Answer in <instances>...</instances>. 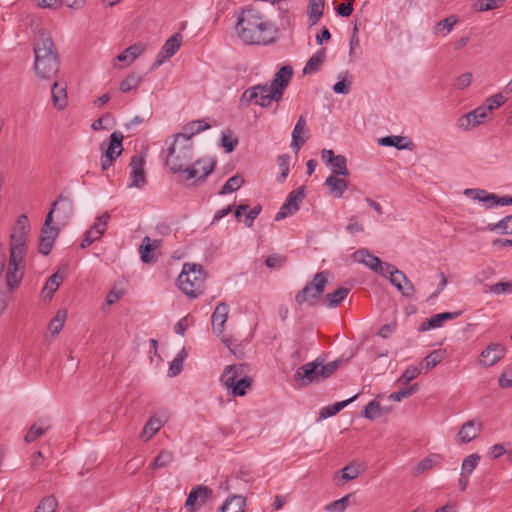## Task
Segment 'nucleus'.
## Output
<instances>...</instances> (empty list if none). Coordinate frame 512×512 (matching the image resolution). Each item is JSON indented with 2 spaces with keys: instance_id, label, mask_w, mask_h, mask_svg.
<instances>
[{
  "instance_id": "9",
  "label": "nucleus",
  "mask_w": 512,
  "mask_h": 512,
  "mask_svg": "<svg viewBox=\"0 0 512 512\" xmlns=\"http://www.w3.org/2000/svg\"><path fill=\"white\" fill-rule=\"evenodd\" d=\"M216 160L212 157H203L186 168L181 172L186 174L185 180H194V183L204 182L206 178L214 171Z\"/></svg>"
},
{
  "instance_id": "50",
  "label": "nucleus",
  "mask_w": 512,
  "mask_h": 512,
  "mask_svg": "<svg viewBox=\"0 0 512 512\" xmlns=\"http://www.w3.org/2000/svg\"><path fill=\"white\" fill-rule=\"evenodd\" d=\"M284 81L278 82L277 79H272L270 85H268V91L270 93V99H274L275 102L281 101L284 91L286 89Z\"/></svg>"
},
{
  "instance_id": "15",
  "label": "nucleus",
  "mask_w": 512,
  "mask_h": 512,
  "mask_svg": "<svg viewBox=\"0 0 512 512\" xmlns=\"http://www.w3.org/2000/svg\"><path fill=\"white\" fill-rule=\"evenodd\" d=\"M487 117L488 116L486 115L485 110L479 106L474 110L460 116L457 121V127L464 131H468L484 123Z\"/></svg>"
},
{
  "instance_id": "4",
  "label": "nucleus",
  "mask_w": 512,
  "mask_h": 512,
  "mask_svg": "<svg viewBox=\"0 0 512 512\" xmlns=\"http://www.w3.org/2000/svg\"><path fill=\"white\" fill-rule=\"evenodd\" d=\"M173 138L167 151L165 165L176 174L181 173L193 158L194 146L192 141L183 135H174Z\"/></svg>"
},
{
  "instance_id": "45",
  "label": "nucleus",
  "mask_w": 512,
  "mask_h": 512,
  "mask_svg": "<svg viewBox=\"0 0 512 512\" xmlns=\"http://www.w3.org/2000/svg\"><path fill=\"white\" fill-rule=\"evenodd\" d=\"M244 184V179L240 175L230 177L219 191L220 195L230 194L238 190Z\"/></svg>"
},
{
  "instance_id": "53",
  "label": "nucleus",
  "mask_w": 512,
  "mask_h": 512,
  "mask_svg": "<svg viewBox=\"0 0 512 512\" xmlns=\"http://www.w3.org/2000/svg\"><path fill=\"white\" fill-rule=\"evenodd\" d=\"M305 197V187L300 186L297 189L291 191L285 202H290V205H293V210L298 211L300 208V204Z\"/></svg>"
},
{
  "instance_id": "49",
  "label": "nucleus",
  "mask_w": 512,
  "mask_h": 512,
  "mask_svg": "<svg viewBox=\"0 0 512 512\" xmlns=\"http://www.w3.org/2000/svg\"><path fill=\"white\" fill-rule=\"evenodd\" d=\"M363 417L369 420H374L383 415L382 407L380 406L379 402L376 400H373L369 402L362 413Z\"/></svg>"
},
{
  "instance_id": "25",
  "label": "nucleus",
  "mask_w": 512,
  "mask_h": 512,
  "mask_svg": "<svg viewBox=\"0 0 512 512\" xmlns=\"http://www.w3.org/2000/svg\"><path fill=\"white\" fill-rule=\"evenodd\" d=\"M243 371L244 366L242 364L227 366L220 377V381L228 389L240 379L239 377L243 374Z\"/></svg>"
},
{
  "instance_id": "56",
  "label": "nucleus",
  "mask_w": 512,
  "mask_h": 512,
  "mask_svg": "<svg viewBox=\"0 0 512 512\" xmlns=\"http://www.w3.org/2000/svg\"><path fill=\"white\" fill-rule=\"evenodd\" d=\"M445 356V351L442 349L433 350L430 354H428L423 363L427 370L434 368L437 364H439Z\"/></svg>"
},
{
  "instance_id": "22",
  "label": "nucleus",
  "mask_w": 512,
  "mask_h": 512,
  "mask_svg": "<svg viewBox=\"0 0 512 512\" xmlns=\"http://www.w3.org/2000/svg\"><path fill=\"white\" fill-rule=\"evenodd\" d=\"M229 305L225 302L219 303L211 317L213 330L221 335L224 332V325L228 319Z\"/></svg>"
},
{
  "instance_id": "13",
  "label": "nucleus",
  "mask_w": 512,
  "mask_h": 512,
  "mask_svg": "<svg viewBox=\"0 0 512 512\" xmlns=\"http://www.w3.org/2000/svg\"><path fill=\"white\" fill-rule=\"evenodd\" d=\"M123 139L124 135L119 131H115L110 135L109 145L101 156V167L103 170H107L112 165V163L121 155L123 151Z\"/></svg>"
},
{
  "instance_id": "27",
  "label": "nucleus",
  "mask_w": 512,
  "mask_h": 512,
  "mask_svg": "<svg viewBox=\"0 0 512 512\" xmlns=\"http://www.w3.org/2000/svg\"><path fill=\"white\" fill-rule=\"evenodd\" d=\"M324 185L328 188L329 193L336 198L342 197L343 193L348 188V182L336 175H330L327 177Z\"/></svg>"
},
{
  "instance_id": "16",
  "label": "nucleus",
  "mask_w": 512,
  "mask_h": 512,
  "mask_svg": "<svg viewBox=\"0 0 512 512\" xmlns=\"http://www.w3.org/2000/svg\"><path fill=\"white\" fill-rule=\"evenodd\" d=\"M145 160L143 156L135 154L131 157L129 166L131 168L130 187L142 188L146 184V175L144 170Z\"/></svg>"
},
{
  "instance_id": "3",
  "label": "nucleus",
  "mask_w": 512,
  "mask_h": 512,
  "mask_svg": "<svg viewBox=\"0 0 512 512\" xmlns=\"http://www.w3.org/2000/svg\"><path fill=\"white\" fill-rule=\"evenodd\" d=\"M340 364V359L324 364L323 360L317 358L300 366L294 374V381L298 383L299 387H306L313 382H320L334 374Z\"/></svg>"
},
{
  "instance_id": "58",
  "label": "nucleus",
  "mask_w": 512,
  "mask_h": 512,
  "mask_svg": "<svg viewBox=\"0 0 512 512\" xmlns=\"http://www.w3.org/2000/svg\"><path fill=\"white\" fill-rule=\"evenodd\" d=\"M58 501L54 496H47L43 498L34 512H56Z\"/></svg>"
},
{
  "instance_id": "30",
  "label": "nucleus",
  "mask_w": 512,
  "mask_h": 512,
  "mask_svg": "<svg viewBox=\"0 0 512 512\" xmlns=\"http://www.w3.org/2000/svg\"><path fill=\"white\" fill-rule=\"evenodd\" d=\"M209 128H210V125L208 123H206L204 120H202V119L193 120V121H190L187 124H185L183 126V132L178 133L177 135H183L184 137L188 138L189 141H191V138L194 135H196L204 130H207Z\"/></svg>"
},
{
  "instance_id": "19",
  "label": "nucleus",
  "mask_w": 512,
  "mask_h": 512,
  "mask_svg": "<svg viewBox=\"0 0 512 512\" xmlns=\"http://www.w3.org/2000/svg\"><path fill=\"white\" fill-rule=\"evenodd\" d=\"M212 495L213 490L211 488L204 485H198L190 491L186 499L185 506L190 508H199L204 505L212 497Z\"/></svg>"
},
{
  "instance_id": "44",
  "label": "nucleus",
  "mask_w": 512,
  "mask_h": 512,
  "mask_svg": "<svg viewBox=\"0 0 512 512\" xmlns=\"http://www.w3.org/2000/svg\"><path fill=\"white\" fill-rule=\"evenodd\" d=\"M142 83V76L132 73L128 75L119 86V90L122 93H127L133 89L138 88V86Z\"/></svg>"
},
{
  "instance_id": "61",
  "label": "nucleus",
  "mask_w": 512,
  "mask_h": 512,
  "mask_svg": "<svg viewBox=\"0 0 512 512\" xmlns=\"http://www.w3.org/2000/svg\"><path fill=\"white\" fill-rule=\"evenodd\" d=\"M360 465L356 464L354 462L349 463L346 465L342 470V478L346 481H351L359 476L361 473Z\"/></svg>"
},
{
  "instance_id": "14",
  "label": "nucleus",
  "mask_w": 512,
  "mask_h": 512,
  "mask_svg": "<svg viewBox=\"0 0 512 512\" xmlns=\"http://www.w3.org/2000/svg\"><path fill=\"white\" fill-rule=\"evenodd\" d=\"M74 205L73 201L64 195H60L51 206L49 212H57V219L62 224L65 225L73 215Z\"/></svg>"
},
{
  "instance_id": "24",
  "label": "nucleus",
  "mask_w": 512,
  "mask_h": 512,
  "mask_svg": "<svg viewBox=\"0 0 512 512\" xmlns=\"http://www.w3.org/2000/svg\"><path fill=\"white\" fill-rule=\"evenodd\" d=\"M461 315V311L438 313L421 323L419 330L426 331L441 327L444 321L454 320Z\"/></svg>"
},
{
  "instance_id": "29",
  "label": "nucleus",
  "mask_w": 512,
  "mask_h": 512,
  "mask_svg": "<svg viewBox=\"0 0 512 512\" xmlns=\"http://www.w3.org/2000/svg\"><path fill=\"white\" fill-rule=\"evenodd\" d=\"M51 95L54 106L57 109H64L67 105L66 86L54 81L51 87Z\"/></svg>"
},
{
  "instance_id": "17",
  "label": "nucleus",
  "mask_w": 512,
  "mask_h": 512,
  "mask_svg": "<svg viewBox=\"0 0 512 512\" xmlns=\"http://www.w3.org/2000/svg\"><path fill=\"white\" fill-rule=\"evenodd\" d=\"M353 258L355 261L365 264L371 270L381 274L384 277L386 263H383L380 258L370 254L367 249L362 248L357 250L354 252Z\"/></svg>"
},
{
  "instance_id": "47",
  "label": "nucleus",
  "mask_w": 512,
  "mask_h": 512,
  "mask_svg": "<svg viewBox=\"0 0 512 512\" xmlns=\"http://www.w3.org/2000/svg\"><path fill=\"white\" fill-rule=\"evenodd\" d=\"M505 101H506L505 96L502 93H497V94L489 97L485 101V104L481 105V107H482V109L485 110V113L488 116V114L490 112L499 108Z\"/></svg>"
},
{
  "instance_id": "48",
  "label": "nucleus",
  "mask_w": 512,
  "mask_h": 512,
  "mask_svg": "<svg viewBox=\"0 0 512 512\" xmlns=\"http://www.w3.org/2000/svg\"><path fill=\"white\" fill-rule=\"evenodd\" d=\"M109 220H110V214L108 212H104L102 215L98 216L95 219L94 224L90 227L89 234H91V233L97 234L99 232L103 236L107 229Z\"/></svg>"
},
{
  "instance_id": "31",
  "label": "nucleus",
  "mask_w": 512,
  "mask_h": 512,
  "mask_svg": "<svg viewBox=\"0 0 512 512\" xmlns=\"http://www.w3.org/2000/svg\"><path fill=\"white\" fill-rule=\"evenodd\" d=\"M246 499L241 495H233L220 507L221 512H244Z\"/></svg>"
},
{
  "instance_id": "32",
  "label": "nucleus",
  "mask_w": 512,
  "mask_h": 512,
  "mask_svg": "<svg viewBox=\"0 0 512 512\" xmlns=\"http://www.w3.org/2000/svg\"><path fill=\"white\" fill-rule=\"evenodd\" d=\"M163 421L156 417L151 416L148 421L146 422L141 434L140 439L143 442H147L153 435H155L162 427Z\"/></svg>"
},
{
  "instance_id": "1",
  "label": "nucleus",
  "mask_w": 512,
  "mask_h": 512,
  "mask_svg": "<svg viewBox=\"0 0 512 512\" xmlns=\"http://www.w3.org/2000/svg\"><path fill=\"white\" fill-rule=\"evenodd\" d=\"M239 38L246 44H268L274 39V27L255 9L243 10L236 24Z\"/></svg>"
},
{
  "instance_id": "33",
  "label": "nucleus",
  "mask_w": 512,
  "mask_h": 512,
  "mask_svg": "<svg viewBox=\"0 0 512 512\" xmlns=\"http://www.w3.org/2000/svg\"><path fill=\"white\" fill-rule=\"evenodd\" d=\"M325 0H309L307 5V15L311 21V25L318 23L323 15Z\"/></svg>"
},
{
  "instance_id": "11",
  "label": "nucleus",
  "mask_w": 512,
  "mask_h": 512,
  "mask_svg": "<svg viewBox=\"0 0 512 512\" xmlns=\"http://www.w3.org/2000/svg\"><path fill=\"white\" fill-rule=\"evenodd\" d=\"M59 234V228L53 225L52 212H48L44 225L41 229L38 250L42 255H48L54 245L55 239Z\"/></svg>"
},
{
  "instance_id": "52",
  "label": "nucleus",
  "mask_w": 512,
  "mask_h": 512,
  "mask_svg": "<svg viewBox=\"0 0 512 512\" xmlns=\"http://www.w3.org/2000/svg\"><path fill=\"white\" fill-rule=\"evenodd\" d=\"M251 386V379L248 376H243L239 380L235 382V384L228 389H230L231 394L233 396H244L246 394V390Z\"/></svg>"
},
{
  "instance_id": "8",
  "label": "nucleus",
  "mask_w": 512,
  "mask_h": 512,
  "mask_svg": "<svg viewBox=\"0 0 512 512\" xmlns=\"http://www.w3.org/2000/svg\"><path fill=\"white\" fill-rule=\"evenodd\" d=\"M274 99H270V93L268 91V84H258L247 88L241 98L240 105L248 107L251 104L259 105L263 108L271 106Z\"/></svg>"
},
{
  "instance_id": "26",
  "label": "nucleus",
  "mask_w": 512,
  "mask_h": 512,
  "mask_svg": "<svg viewBox=\"0 0 512 512\" xmlns=\"http://www.w3.org/2000/svg\"><path fill=\"white\" fill-rule=\"evenodd\" d=\"M378 143L381 146L395 147L399 150H411L413 148V142L404 136L391 135L382 137L378 140Z\"/></svg>"
},
{
  "instance_id": "28",
  "label": "nucleus",
  "mask_w": 512,
  "mask_h": 512,
  "mask_svg": "<svg viewBox=\"0 0 512 512\" xmlns=\"http://www.w3.org/2000/svg\"><path fill=\"white\" fill-rule=\"evenodd\" d=\"M326 59V51L325 49L318 50L315 54H313L307 61L305 67L303 68L304 75H311L318 72L321 69L324 61Z\"/></svg>"
},
{
  "instance_id": "7",
  "label": "nucleus",
  "mask_w": 512,
  "mask_h": 512,
  "mask_svg": "<svg viewBox=\"0 0 512 512\" xmlns=\"http://www.w3.org/2000/svg\"><path fill=\"white\" fill-rule=\"evenodd\" d=\"M30 230L26 215H20L10 235V253L15 255L26 254V236Z\"/></svg>"
},
{
  "instance_id": "6",
  "label": "nucleus",
  "mask_w": 512,
  "mask_h": 512,
  "mask_svg": "<svg viewBox=\"0 0 512 512\" xmlns=\"http://www.w3.org/2000/svg\"><path fill=\"white\" fill-rule=\"evenodd\" d=\"M328 282V272L321 271L314 276L312 282L308 283L302 290H300L295 300L299 305L308 303L314 305V301L317 300L320 295L324 292L325 286Z\"/></svg>"
},
{
  "instance_id": "57",
  "label": "nucleus",
  "mask_w": 512,
  "mask_h": 512,
  "mask_svg": "<svg viewBox=\"0 0 512 512\" xmlns=\"http://www.w3.org/2000/svg\"><path fill=\"white\" fill-rule=\"evenodd\" d=\"M504 2L505 0H476L474 9L480 12L490 11L501 7Z\"/></svg>"
},
{
  "instance_id": "62",
  "label": "nucleus",
  "mask_w": 512,
  "mask_h": 512,
  "mask_svg": "<svg viewBox=\"0 0 512 512\" xmlns=\"http://www.w3.org/2000/svg\"><path fill=\"white\" fill-rule=\"evenodd\" d=\"M421 373V369L416 366H409L402 373L398 379V383L401 385H408L413 379H415Z\"/></svg>"
},
{
  "instance_id": "40",
  "label": "nucleus",
  "mask_w": 512,
  "mask_h": 512,
  "mask_svg": "<svg viewBox=\"0 0 512 512\" xmlns=\"http://www.w3.org/2000/svg\"><path fill=\"white\" fill-rule=\"evenodd\" d=\"M441 461V456L437 454L430 455L422 459L414 468V475L417 476L423 472L429 471L438 466Z\"/></svg>"
},
{
  "instance_id": "51",
  "label": "nucleus",
  "mask_w": 512,
  "mask_h": 512,
  "mask_svg": "<svg viewBox=\"0 0 512 512\" xmlns=\"http://www.w3.org/2000/svg\"><path fill=\"white\" fill-rule=\"evenodd\" d=\"M490 231H500L502 234H512V215H508L495 224H489Z\"/></svg>"
},
{
  "instance_id": "63",
  "label": "nucleus",
  "mask_w": 512,
  "mask_h": 512,
  "mask_svg": "<svg viewBox=\"0 0 512 512\" xmlns=\"http://www.w3.org/2000/svg\"><path fill=\"white\" fill-rule=\"evenodd\" d=\"M278 165L281 170V174L278 177V182L282 183L286 180L288 173H289V162H290V156L287 154H282L278 156Z\"/></svg>"
},
{
  "instance_id": "2",
  "label": "nucleus",
  "mask_w": 512,
  "mask_h": 512,
  "mask_svg": "<svg viewBox=\"0 0 512 512\" xmlns=\"http://www.w3.org/2000/svg\"><path fill=\"white\" fill-rule=\"evenodd\" d=\"M34 70L42 80L54 79L60 68V58L52 37L41 32L34 40Z\"/></svg>"
},
{
  "instance_id": "41",
  "label": "nucleus",
  "mask_w": 512,
  "mask_h": 512,
  "mask_svg": "<svg viewBox=\"0 0 512 512\" xmlns=\"http://www.w3.org/2000/svg\"><path fill=\"white\" fill-rule=\"evenodd\" d=\"M333 175L348 176L347 159L343 155H337L332 162L326 164Z\"/></svg>"
},
{
  "instance_id": "21",
  "label": "nucleus",
  "mask_w": 512,
  "mask_h": 512,
  "mask_svg": "<svg viewBox=\"0 0 512 512\" xmlns=\"http://www.w3.org/2000/svg\"><path fill=\"white\" fill-rule=\"evenodd\" d=\"M161 242L162 241L160 239H151L149 236H145L142 239V243L139 247V253L143 263L149 264L156 261V256L153 252L160 248Z\"/></svg>"
},
{
  "instance_id": "38",
  "label": "nucleus",
  "mask_w": 512,
  "mask_h": 512,
  "mask_svg": "<svg viewBox=\"0 0 512 512\" xmlns=\"http://www.w3.org/2000/svg\"><path fill=\"white\" fill-rule=\"evenodd\" d=\"M357 394L354 395L353 397L347 399V400H344V401H341V402H336L332 405H329V406H326L324 408H322L320 410V413H319V418L320 419H326L328 417H332L334 415H336L338 412H340L343 408H345L348 404H350L351 402H353L356 398H357Z\"/></svg>"
},
{
  "instance_id": "36",
  "label": "nucleus",
  "mask_w": 512,
  "mask_h": 512,
  "mask_svg": "<svg viewBox=\"0 0 512 512\" xmlns=\"http://www.w3.org/2000/svg\"><path fill=\"white\" fill-rule=\"evenodd\" d=\"M50 428V425L47 420H39L38 422L34 423L27 434L25 435V441L27 443L34 442L37 438L42 436L48 429Z\"/></svg>"
},
{
  "instance_id": "60",
  "label": "nucleus",
  "mask_w": 512,
  "mask_h": 512,
  "mask_svg": "<svg viewBox=\"0 0 512 512\" xmlns=\"http://www.w3.org/2000/svg\"><path fill=\"white\" fill-rule=\"evenodd\" d=\"M352 494H347L339 500L331 502L326 506V510L329 512H344L350 504Z\"/></svg>"
},
{
  "instance_id": "37",
  "label": "nucleus",
  "mask_w": 512,
  "mask_h": 512,
  "mask_svg": "<svg viewBox=\"0 0 512 512\" xmlns=\"http://www.w3.org/2000/svg\"><path fill=\"white\" fill-rule=\"evenodd\" d=\"M464 195L471 197L472 199L479 202L486 203L487 206L490 203H494L496 194L487 192L486 190L480 188H467L464 190Z\"/></svg>"
},
{
  "instance_id": "55",
  "label": "nucleus",
  "mask_w": 512,
  "mask_h": 512,
  "mask_svg": "<svg viewBox=\"0 0 512 512\" xmlns=\"http://www.w3.org/2000/svg\"><path fill=\"white\" fill-rule=\"evenodd\" d=\"M238 144V138L234 136L231 130L224 131L221 136V146L227 153L234 151Z\"/></svg>"
},
{
  "instance_id": "59",
  "label": "nucleus",
  "mask_w": 512,
  "mask_h": 512,
  "mask_svg": "<svg viewBox=\"0 0 512 512\" xmlns=\"http://www.w3.org/2000/svg\"><path fill=\"white\" fill-rule=\"evenodd\" d=\"M480 456L478 454H471L467 456L462 463V474L470 476L473 470L478 466Z\"/></svg>"
},
{
  "instance_id": "54",
  "label": "nucleus",
  "mask_w": 512,
  "mask_h": 512,
  "mask_svg": "<svg viewBox=\"0 0 512 512\" xmlns=\"http://www.w3.org/2000/svg\"><path fill=\"white\" fill-rule=\"evenodd\" d=\"M67 317V311L65 309H60L55 317L49 323V330L52 334H58L64 325V322Z\"/></svg>"
},
{
  "instance_id": "20",
  "label": "nucleus",
  "mask_w": 512,
  "mask_h": 512,
  "mask_svg": "<svg viewBox=\"0 0 512 512\" xmlns=\"http://www.w3.org/2000/svg\"><path fill=\"white\" fill-rule=\"evenodd\" d=\"M482 431V424L480 422H476L475 420H469L465 422L458 434H457V442L461 444H466L477 438V436Z\"/></svg>"
},
{
  "instance_id": "23",
  "label": "nucleus",
  "mask_w": 512,
  "mask_h": 512,
  "mask_svg": "<svg viewBox=\"0 0 512 512\" xmlns=\"http://www.w3.org/2000/svg\"><path fill=\"white\" fill-rule=\"evenodd\" d=\"M306 118L302 115L297 120L295 127L292 131V142L291 147L297 153L301 147L305 144L308 137L306 136Z\"/></svg>"
},
{
  "instance_id": "46",
  "label": "nucleus",
  "mask_w": 512,
  "mask_h": 512,
  "mask_svg": "<svg viewBox=\"0 0 512 512\" xmlns=\"http://www.w3.org/2000/svg\"><path fill=\"white\" fill-rule=\"evenodd\" d=\"M174 459L173 453L168 450H162L155 457L151 464L153 470L167 467Z\"/></svg>"
},
{
  "instance_id": "39",
  "label": "nucleus",
  "mask_w": 512,
  "mask_h": 512,
  "mask_svg": "<svg viewBox=\"0 0 512 512\" xmlns=\"http://www.w3.org/2000/svg\"><path fill=\"white\" fill-rule=\"evenodd\" d=\"M63 279L64 276L60 272L52 274L42 289L43 296L51 298L55 291L59 288L60 284L63 282Z\"/></svg>"
},
{
  "instance_id": "10",
  "label": "nucleus",
  "mask_w": 512,
  "mask_h": 512,
  "mask_svg": "<svg viewBox=\"0 0 512 512\" xmlns=\"http://www.w3.org/2000/svg\"><path fill=\"white\" fill-rule=\"evenodd\" d=\"M384 277L397 288L402 296L410 298L415 294V287L407 276L390 263L385 264Z\"/></svg>"
},
{
  "instance_id": "12",
  "label": "nucleus",
  "mask_w": 512,
  "mask_h": 512,
  "mask_svg": "<svg viewBox=\"0 0 512 512\" xmlns=\"http://www.w3.org/2000/svg\"><path fill=\"white\" fill-rule=\"evenodd\" d=\"M24 257L25 255H15L10 253L9 256V263L7 267V271L5 274L6 278V285L9 291H13L16 289L24 275L23 269H24Z\"/></svg>"
},
{
  "instance_id": "64",
  "label": "nucleus",
  "mask_w": 512,
  "mask_h": 512,
  "mask_svg": "<svg viewBox=\"0 0 512 512\" xmlns=\"http://www.w3.org/2000/svg\"><path fill=\"white\" fill-rule=\"evenodd\" d=\"M418 384H412L404 389L394 392L390 395V398L395 401H401L404 398H408L418 390Z\"/></svg>"
},
{
  "instance_id": "43",
  "label": "nucleus",
  "mask_w": 512,
  "mask_h": 512,
  "mask_svg": "<svg viewBox=\"0 0 512 512\" xmlns=\"http://www.w3.org/2000/svg\"><path fill=\"white\" fill-rule=\"evenodd\" d=\"M457 18L454 16H450L436 23L433 27L434 34H442L443 36L447 35L453 27L457 23Z\"/></svg>"
},
{
  "instance_id": "18",
  "label": "nucleus",
  "mask_w": 512,
  "mask_h": 512,
  "mask_svg": "<svg viewBox=\"0 0 512 512\" xmlns=\"http://www.w3.org/2000/svg\"><path fill=\"white\" fill-rule=\"evenodd\" d=\"M505 352L506 349L502 344L492 343L481 352L479 362L484 367H491L504 357Z\"/></svg>"
},
{
  "instance_id": "34",
  "label": "nucleus",
  "mask_w": 512,
  "mask_h": 512,
  "mask_svg": "<svg viewBox=\"0 0 512 512\" xmlns=\"http://www.w3.org/2000/svg\"><path fill=\"white\" fill-rule=\"evenodd\" d=\"M145 49L146 45L141 42L133 44L121 52L116 59L121 62L129 60V63H132Z\"/></svg>"
},
{
  "instance_id": "42",
  "label": "nucleus",
  "mask_w": 512,
  "mask_h": 512,
  "mask_svg": "<svg viewBox=\"0 0 512 512\" xmlns=\"http://www.w3.org/2000/svg\"><path fill=\"white\" fill-rule=\"evenodd\" d=\"M182 39L183 37L180 33H175L166 40L162 47L163 53L166 54V57H172L179 50Z\"/></svg>"
},
{
  "instance_id": "5",
  "label": "nucleus",
  "mask_w": 512,
  "mask_h": 512,
  "mask_svg": "<svg viewBox=\"0 0 512 512\" xmlns=\"http://www.w3.org/2000/svg\"><path fill=\"white\" fill-rule=\"evenodd\" d=\"M205 273L201 265L186 263L178 276L179 288L191 298L198 297L204 288Z\"/></svg>"
},
{
  "instance_id": "35",
  "label": "nucleus",
  "mask_w": 512,
  "mask_h": 512,
  "mask_svg": "<svg viewBox=\"0 0 512 512\" xmlns=\"http://www.w3.org/2000/svg\"><path fill=\"white\" fill-rule=\"evenodd\" d=\"M349 291V288L339 287L335 291L328 293L324 299L325 305L328 308L337 307L347 297Z\"/></svg>"
}]
</instances>
